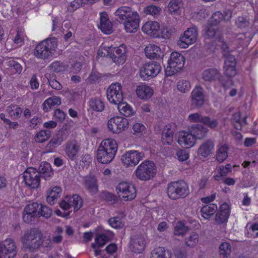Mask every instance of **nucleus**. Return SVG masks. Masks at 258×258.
<instances>
[{"label": "nucleus", "mask_w": 258, "mask_h": 258, "mask_svg": "<svg viewBox=\"0 0 258 258\" xmlns=\"http://www.w3.org/2000/svg\"><path fill=\"white\" fill-rule=\"evenodd\" d=\"M174 32V29L167 26H163L161 31L162 36L165 39H169Z\"/></svg>", "instance_id": "680f3d73"}, {"label": "nucleus", "mask_w": 258, "mask_h": 258, "mask_svg": "<svg viewBox=\"0 0 258 258\" xmlns=\"http://www.w3.org/2000/svg\"><path fill=\"white\" fill-rule=\"evenodd\" d=\"M57 39L55 37L48 38L40 42L35 48V55L45 59L52 56L57 47Z\"/></svg>", "instance_id": "7ed1b4c3"}, {"label": "nucleus", "mask_w": 258, "mask_h": 258, "mask_svg": "<svg viewBox=\"0 0 258 258\" xmlns=\"http://www.w3.org/2000/svg\"><path fill=\"white\" fill-rule=\"evenodd\" d=\"M134 174L136 178L140 180H150L156 174L155 164L151 161L145 160L138 166Z\"/></svg>", "instance_id": "20e7f679"}, {"label": "nucleus", "mask_w": 258, "mask_h": 258, "mask_svg": "<svg viewBox=\"0 0 258 258\" xmlns=\"http://www.w3.org/2000/svg\"><path fill=\"white\" fill-rule=\"evenodd\" d=\"M136 92L138 98L147 100L153 96L154 90L147 85H140L137 87Z\"/></svg>", "instance_id": "5701e85b"}, {"label": "nucleus", "mask_w": 258, "mask_h": 258, "mask_svg": "<svg viewBox=\"0 0 258 258\" xmlns=\"http://www.w3.org/2000/svg\"><path fill=\"white\" fill-rule=\"evenodd\" d=\"M83 5L82 0H74L70 3L68 7V10L70 12H74Z\"/></svg>", "instance_id": "69168bd1"}, {"label": "nucleus", "mask_w": 258, "mask_h": 258, "mask_svg": "<svg viewBox=\"0 0 258 258\" xmlns=\"http://www.w3.org/2000/svg\"><path fill=\"white\" fill-rule=\"evenodd\" d=\"M197 37V29L196 28H188L180 36L177 44L182 48H186L196 41Z\"/></svg>", "instance_id": "9b49d317"}, {"label": "nucleus", "mask_w": 258, "mask_h": 258, "mask_svg": "<svg viewBox=\"0 0 258 258\" xmlns=\"http://www.w3.org/2000/svg\"><path fill=\"white\" fill-rule=\"evenodd\" d=\"M145 53L146 56L150 59L160 57L163 53L161 48L153 44H149L145 47Z\"/></svg>", "instance_id": "c85d7f7f"}, {"label": "nucleus", "mask_w": 258, "mask_h": 258, "mask_svg": "<svg viewBox=\"0 0 258 258\" xmlns=\"http://www.w3.org/2000/svg\"><path fill=\"white\" fill-rule=\"evenodd\" d=\"M23 244L22 249L25 251H32V229H30L25 232L24 235L21 237Z\"/></svg>", "instance_id": "2f4dec72"}, {"label": "nucleus", "mask_w": 258, "mask_h": 258, "mask_svg": "<svg viewBox=\"0 0 258 258\" xmlns=\"http://www.w3.org/2000/svg\"><path fill=\"white\" fill-rule=\"evenodd\" d=\"M61 98L58 96H53L47 99L43 104V109L45 112H47L51 107L59 105L61 104Z\"/></svg>", "instance_id": "58836bf2"}, {"label": "nucleus", "mask_w": 258, "mask_h": 258, "mask_svg": "<svg viewBox=\"0 0 258 258\" xmlns=\"http://www.w3.org/2000/svg\"><path fill=\"white\" fill-rule=\"evenodd\" d=\"M107 98L112 104H117L123 100L122 87L119 83L112 84L107 90Z\"/></svg>", "instance_id": "9d476101"}, {"label": "nucleus", "mask_w": 258, "mask_h": 258, "mask_svg": "<svg viewBox=\"0 0 258 258\" xmlns=\"http://www.w3.org/2000/svg\"><path fill=\"white\" fill-rule=\"evenodd\" d=\"M171 252L163 247L154 248L150 252V258H171Z\"/></svg>", "instance_id": "72a5a7b5"}, {"label": "nucleus", "mask_w": 258, "mask_h": 258, "mask_svg": "<svg viewBox=\"0 0 258 258\" xmlns=\"http://www.w3.org/2000/svg\"><path fill=\"white\" fill-rule=\"evenodd\" d=\"M217 206L216 204H209L204 206L201 209L202 216L206 219H208L217 211Z\"/></svg>", "instance_id": "79ce46f5"}, {"label": "nucleus", "mask_w": 258, "mask_h": 258, "mask_svg": "<svg viewBox=\"0 0 258 258\" xmlns=\"http://www.w3.org/2000/svg\"><path fill=\"white\" fill-rule=\"evenodd\" d=\"M181 0H171L168 4V9L171 14H177L181 7Z\"/></svg>", "instance_id": "09e8293b"}, {"label": "nucleus", "mask_w": 258, "mask_h": 258, "mask_svg": "<svg viewBox=\"0 0 258 258\" xmlns=\"http://www.w3.org/2000/svg\"><path fill=\"white\" fill-rule=\"evenodd\" d=\"M61 191V188L58 186L49 188L46 192L47 202L49 204L53 205L58 198L60 197Z\"/></svg>", "instance_id": "7c9ffc66"}, {"label": "nucleus", "mask_w": 258, "mask_h": 258, "mask_svg": "<svg viewBox=\"0 0 258 258\" xmlns=\"http://www.w3.org/2000/svg\"><path fill=\"white\" fill-rule=\"evenodd\" d=\"M213 25L208 26L205 30V35L207 38H214L217 31V29Z\"/></svg>", "instance_id": "052dcab7"}, {"label": "nucleus", "mask_w": 258, "mask_h": 258, "mask_svg": "<svg viewBox=\"0 0 258 258\" xmlns=\"http://www.w3.org/2000/svg\"><path fill=\"white\" fill-rule=\"evenodd\" d=\"M174 125L173 124H166L162 131L161 140L163 144L171 145L173 141Z\"/></svg>", "instance_id": "412c9836"}, {"label": "nucleus", "mask_w": 258, "mask_h": 258, "mask_svg": "<svg viewBox=\"0 0 258 258\" xmlns=\"http://www.w3.org/2000/svg\"><path fill=\"white\" fill-rule=\"evenodd\" d=\"M38 171L45 180H49L53 175V171L51 165L46 162H43L40 164Z\"/></svg>", "instance_id": "f704fd0d"}, {"label": "nucleus", "mask_w": 258, "mask_h": 258, "mask_svg": "<svg viewBox=\"0 0 258 258\" xmlns=\"http://www.w3.org/2000/svg\"><path fill=\"white\" fill-rule=\"evenodd\" d=\"M199 239L198 234L196 232H191L189 236L185 238V243L188 247H194L198 244Z\"/></svg>", "instance_id": "c03bdc74"}, {"label": "nucleus", "mask_w": 258, "mask_h": 258, "mask_svg": "<svg viewBox=\"0 0 258 258\" xmlns=\"http://www.w3.org/2000/svg\"><path fill=\"white\" fill-rule=\"evenodd\" d=\"M115 15L122 23L127 32L135 33L139 28V16L138 13L128 7H121L115 12Z\"/></svg>", "instance_id": "f257e3e1"}, {"label": "nucleus", "mask_w": 258, "mask_h": 258, "mask_svg": "<svg viewBox=\"0 0 258 258\" xmlns=\"http://www.w3.org/2000/svg\"><path fill=\"white\" fill-rule=\"evenodd\" d=\"M146 245V240L141 235H135L130 238L128 247L131 251L136 254L142 253Z\"/></svg>", "instance_id": "4468645a"}, {"label": "nucleus", "mask_w": 258, "mask_h": 258, "mask_svg": "<svg viewBox=\"0 0 258 258\" xmlns=\"http://www.w3.org/2000/svg\"><path fill=\"white\" fill-rule=\"evenodd\" d=\"M160 65L156 62L146 63L141 69L140 75L143 80H149L150 78L156 77L161 71Z\"/></svg>", "instance_id": "f8f14e48"}, {"label": "nucleus", "mask_w": 258, "mask_h": 258, "mask_svg": "<svg viewBox=\"0 0 258 258\" xmlns=\"http://www.w3.org/2000/svg\"><path fill=\"white\" fill-rule=\"evenodd\" d=\"M1 244L5 252H6L11 258H14L17 254L16 246L14 240L11 238H7Z\"/></svg>", "instance_id": "473e14b6"}, {"label": "nucleus", "mask_w": 258, "mask_h": 258, "mask_svg": "<svg viewBox=\"0 0 258 258\" xmlns=\"http://www.w3.org/2000/svg\"><path fill=\"white\" fill-rule=\"evenodd\" d=\"M232 15V12L229 10L224 12V14L222 13L220 11H217L214 13L209 21V24L210 25L216 26L220 24L223 20L228 21L229 20Z\"/></svg>", "instance_id": "6ab92c4d"}, {"label": "nucleus", "mask_w": 258, "mask_h": 258, "mask_svg": "<svg viewBox=\"0 0 258 258\" xmlns=\"http://www.w3.org/2000/svg\"><path fill=\"white\" fill-rule=\"evenodd\" d=\"M82 205L83 201L78 195L67 196L59 203L60 207L64 211L69 210L71 207H73L74 211H76L80 209Z\"/></svg>", "instance_id": "ddd939ff"}, {"label": "nucleus", "mask_w": 258, "mask_h": 258, "mask_svg": "<svg viewBox=\"0 0 258 258\" xmlns=\"http://www.w3.org/2000/svg\"><path fill=\"white\" fill-rule=\"evenodd\" d=\"M214 147L213 141L207 140L201 145L198 149V154L203 157H207L213 153Z\"/></svg>", "instance_id": "c756f323"}, {"label": "nucleus", "mask_w": 258, "mask_h": 258, "mask_svg": "<svg viewBox=\"0 0 258 258\" xmlns=\"http://www.w3.org/2000/svg\"><path fill=\"white\" fill-rule=\"evenodd\" d=\"M231 252V245L226 241H224L220 244L219 247V253L222 258H227Z\"/></svg>", "instance_id": "a19ab883"}, {"label": "nucleus", "mask_w": 258, "mask_h": 258, "mask_svg": "<svg viewBox=\"0 0 258 258\" xmlns=\"http://www.w3.org/2000/svg\"><path fill=\"white\" fill-rule=\"evenodd\" d=\"M45 247L51 246V240L44 236L38 229L33 230V249H37L40 246Z\"/></svg>", "instance_id": "dca6fc26"}, {"label": "nucleus", "mask_w": 258, "mask_h": 258, "mask_svg": "<svg viewBox=\"0 0 258 258\" xmlns=\"http://www.w3.org/2000/svg\"><path fill=\"white\" fill-rule=\"evenodd\" d=\"M129 126L128 120L120 116L111 118L107 122L108 130L113 133L119 134L126 131Z\"/></svg>", "instance_id": "1a4fd4ad"}, {"label": "nucleus", "mask_w": 258, "mask_h": 258, "mask_svg": "<svg viewBox=\"0 0 258 258\" xmlns=\"http://www.w3.org/2000/svg\"><path fill=\"white\" fill-rule=\"evenodd\" d=\"M85 188L91 194H95L98 191L97 180L94 175H88L84 178Z\"/></svg>", "instance_id": "b1692460"}, {"label": "nucleus", "mask_w": 258, "mask_h": 258, "mask_svg": "<svg viewBox=\"0 0 258 258\" xmlns=\"http://www.w3.org/2000/svg\"><path fill=\"white\" fill-rule=\"evenodd\" d=\"M176 87L179 92L185 93L189 91L191 85L188 81L186 80H180L177 82Z\"/></svg>", "instance_id": "8fccbe9b"}, {"label": "nucleus", "mask_w": 258, "mask_h": 258, "mask_svg": "<svg viewBox=\"0 0 258 258\" xmlns=\"http://www.w3.org/2000/svg\"><path fill=\"white\" fill-rule=\"evenodd\" d=\"M23 221L30 224L32 220V204H28L24 209L23 213Z\"/></svg>", "instance_id": "a18cd8bd"}, {"label": "nucleus", "mask_w": 258, "mask_h": 258, "mask_svg": "<svg viewBox=\"0 0 258 258\" xmlns=\"http://www.w3.org/2000/svg\"><path fill=\"white\" fill-rule=\"evenodd\" d=\"M189 194L187 184L183 181L171 182L167 186V195L172 200L184 198Z\"/></svg>", "instance_id": "39448f33"}, {"label": "nucleus", "mask_w": 258, "mask_h": 258, "mask_svg": "<svg viewBox=\"0 0 258 258\" xmlns=\"http://www.w3.org/2000/svg\"><path fill=\"white\" fill-rule=\"evenodd\" d=\"M99 29L105 34H110L112 31V25L108 19L106 13H101L100 18Z\"/></svg>", "instance_id": "cd10ccee"}, {"label": "nucleus", "mask_w": 258, "mask_h": 258, "mask_svg": "<svg viewBox=\"0 0 258 258\" xmlns=\"http://www.w3.org/2000/svg\"><path fill=\"white\" fill-rule=\"evenodd\" d=\"M109 225L113 228L118 229L121 228L123 226V224L120 219L118 217H113L110 218L108 221Z\"/></svg>", "instance_id": "e2e57ef3"}, {"label": "nucleus", "mask_w": 258, "mask_h": 258, "mask_svg": "<svg viewBox=\"0 0 258 258\" xmlns=\"http://www.w3.org/2000/svg\"><path fill=\"white\" fill-rule=\"evenodd\" d=\"M99 197L101 199L106 201L110 204L114 203L116 200V197L115 195L106 191H102Z\"/></svg>", "instance_id": "6e6d98bb"}, {"label": "nucleus", "mask_w": 258, "mask_h": 258, "mask_svg": "<svg viewBox=\"0 0 258 258\" xmlns=\"http://www.w3.org/2000/svg\"><path fill=\"white\" fill-rule=\"evenodd\" d=\"M51 214L52 211L48 207L37 203H33V217L42 216L48 218Z\"/></svg>", "instance_id": "a878e982"}, {"label": "nucleus", "mask_w": 258, "mask_h": 258, "mask_svg": "<svg viewBox=\"0 0 258 258\" xmlns=\"http://www.w3.org/2000/svg\"><path fill=\"white\" fill-rule=\"evenodd\" d=\"M113 52L110 58L116 64L119 65L123 64L126 59V47L122 44L117 47H113Z\"/></svg>", "instance_id": "2eb2a0df"}, {"label": "nucleus", "mask_w": 258, "mask_h": 258, "mask_svg": "<svg viewBox=\"0 0 258 258\" xmlns=\"http://www.w3.org/2000/svg\"><path fill=\"white\" fill-rule=\"evenodd\" d=\"M113 47L112 46L106 45L105 43L102 44L98 50V55L101 57L109 56L113 52Z\"/></svg>", "instance_id": "603ef678"}, {"label": "nucleus", "mask_w": 258, "mask_h": 258, "mask_svg": "<svg viewBox=\"0 0 258 258\" xmlns=\"http://www.w3.org/2000/svg\"><path fill=\"white\" fill-rule=\"evenodd\" d=\"M144 158L145 154L144 152L136 150H130L122 155L121 160L125 167H132L136 166Z\"/></svg>", "instance_id": "6e6552de"}, {"label": "nucleus", "mask_w": 258, "mask_h": 258, "mask_svg": "<svg viewBox=\"0 0 258 258\" xmlns=\"http://www.w3.org/2000/svg\"><path fill=\"white\" fill-rule=\"evenodd\" d=\"M89 105L90 109L97 112H101L104 109V104L100 98H91Z\"/></svg>", "instance_id": "4c0bfd02"}, {"label": "nucleus", "mask_w": 258, "mask_h": 258, "mask_svg": "<svg viewBox=\"0 0 258 258\" xmlns=\"http://www.w3.org/2000/svg\"><path fill=\"white\" fill-rule=\"evenodd\" d=\"M49 68L50 70L54 72L58 73L65 71L67 67L62 62L56 61L51 63L49 66Z\"/></svg>", "instance_id": "5fc2aeb1"}, {"label": "nucleus", "mask_w": 258, "mask_h": 258, "mask_svg": "<svg viewBox=\"0 0 258 258\" xmlns=\"http://www.w3.org/2000/svg\"><path fill=\"white\" fill-rule=\"evenodd\" d=\"M246 117H245L243 120L240 119V112H236L233 115V121L235 122L234 126L237 130H241V126L247 123L246 120Z\"/></svg>", "instance_id": "864d4df0"}, {"label": "nucleus", "mask_w": 258, "mask_h": 258, "mask_svg": "<svg viewBox=\"0 0 258 258\" xmlns=\"http://www.w3.org/2000/svg\"><path fill=\"white\" fill-rule=\"evenodd\" d=\"M120 113L125 116H130L135 113V111L130 105L126 102L121 101L117 104Z\"/></svg>", "instance_id": "ea45409f"}, {"label": "nucleus", "mask_w": 258, "mask_h": 258, "mask_svg": "<svg viewBox=\"0 0 258 258\" xmlns=\"http://www.w3.org/2000/svg\"><path fill=\"white\" fill-rule=\"evenodd\" d=\"M161 11V9L160 7L150 5L146 7L144 10V13L146 15H150L154 17L158 16Z\"/></svg>", "instance_id": "3c124183"}, {"label": "nucleus", "mask_w": 258, "mask_h": 258, "mask_svg": "<svg viewBox=\"0 0 258 258\" xmlns=\"http://www.w3.org/2000/svg\"><path fill=\"white\" fill-rule=\"evenodd\" d=\"M184 63V57L182 54L177 52H172L165 69L166 74L170 76L177 73L183 68Z\"/></svg>", "instance_id": "423d86ee"}, {"label": "nucleus", "mask_w": 258, "mask_h": 258, "mask_svg": "<svg viewBox=\"0 0 258 258\" xmlns=\"http://www.w3.org/2000/svg\"><path fill=\"white\" fill-rule=\"evenodd\" d=\"M195 140H202L206 137L208 129L205 126L197 124L188 128Z\"/></svg>", "instance_id": "393cba45"}, {"label": "nucleus", "mask_w": 258, "mask_h": 258, "mask_svg": "<svg viewBox=\"0 0 258 258\" xmlns=\"http://www.w3.org/2000/svg\"><path fill=\"white\" fill-rule=\"evenodd\" d=\"M177 142L181 146L190 148L195 146L196 141L188 129L187 131H182L179 132Z\"/></svg>", "instance_id": "f3484780"}, {"label": "nucleus", "mask_w": 258, "mask_h": 258, "mask_svg": "<svg viewBox=\"0 0 258 258\" xmlns=\"http://www.w3.org/2000/svg\"><path fill=\"white\" fill-rule=\"evenodd\" d=\"M80 146L76 142H68L66 144L65 152L71 160L77 159L80 150Z\"/></svg>", "instance_id": "bb28decb"}, {"label": "nucleus", "mask_w": 258, "mask_h": 258, "mask_svg": "<svg viewBox=\"0 0 258 258\" xmlns=\"http://www.w3.org/2000/svg\"><path fill=\"white\" fill-rule=\"evenodd\" d=\"M236 60L234 56L229 55L225 60L224 72L226 76L232 77L236 74Z\"/></svg>", "instance_id": "4be33fe9"}, {"label": "nucleus", "mask_w": 258, "mask_h": 258, "mask_svg": "<svg viewBox=\"0 0 258 258\" xmlns=\"http://www.w3.org/2000/svg\"><path fill=\"white\" fill-rule=\"evenodd\" d=\"M118 149L116 141L113 139L103 140L97 152V159L102 164L110 163L114 158Z\"/></svg>", "instance_id": "f03ea898"}, {"label": "nucleus", "mask_w": 258, "mask_h": 258, "mask_svg": "<svg viewBox=\"0 0 258 258\" xmlns=\"http://www.w3.org/2000/svg\"><path fill=\"white\" fill-rule=\"evenodd\" d=\"M142 30L147 35L156 37L159 35L160 25L156 21H147L142 26Z\"/></svg>", "instance_id": "aec40b11"}, {"label": "nucleus", "mask_w": 258, "mask_h": 258, "mask_svg": "<svg viewBox=\"0 0 258 258\" xmlns=\"http://www.w3.org/2000/svg\"><path fill=\"white\" fill-rule=\"evenodd\" d=\"M107 240L108 237L105 235H98L95 239V243H93L91 244V247L93 249L102 247L105 244Z\"/></svg>", "instance_id": "de8ad7c7"}, {"label": "nucleus", "mask_w": 258, "mask_h": 258, "mask_svg": "<svg viewBox=\"0 0 258 258\" xmlns=\"http://www.w3.org/2000/svg\"><path fill=\"white\" fill-rule=\"evenodd\" d=\"M235 25L239 28H245L249 25V21L247 17L239 16L236 21Z\"/></svg>", "instance_id": "bf43d9fd"}, {"label": "nucleus", "mask_w": 258, "mask_h": 258, "mask_svg": "<svg viewBox=\"0 0 258 258\" xmlns=\"http://www.w3.org/2000/svg\"><path fill=\"white\" fill-rule=\"evenodd\" d=\"M229 147L226 144H221L217 146L216 159L219 163H222L228 157Z\"/></svg>", "instance_id": "e433bc0d"}, {"label": "nucleus", "mask_w": 258, "mask_h": 258, "mask_svg": "<svg viewBox=\"0 0 258 258\" xmlns=\"http://www.w3.org/2000/svg\"><path fill=\"white\" fill-rule=\"evenodd\" d=\"M117 193L118 197L124 201L134 200L137 195V191L135 186L127 181H122L116 186Z\"/></svg>", "instance_id": "0eeeda50"}, {"label": "nucleus", "mask_w": 258, "mask_h": 258, "mask_svg": "<svg viewBox=\"0 0 258 258\" xmlns=\"http://www.w3.org/2000/svg\"><path fill=\"white\" fill-rule=\"evenodd\" d=\"M221 76L218 70L216 69H208L204 71L202 75L203 79L206 81L211 82L219 79Z\"/></svg>", "instance_id": "c9c22d12"}, {"label": "nucleus", "mask_w": 258, "mask_h": 258, "mask_svg": "<svg viewBox=\"0 0 258 258\" xmlns=\"http://www.w3.org/2000/svg\"><path fill=\"white\" fill-rule=\"evenodd\" d=\"M203 124L208 125L212 129H214L218 126V123L216 119H212L210 117L206 116Z\"/></svg>", "instance_id": "774afa93"}, {"label": "nucleus", "mask_w": 258, "mask_h": 258, "mask_svg": "<svg viewBox=\"0 0 258 258\" xmlns=\"http://www.w3.org/2000/svg\"><path fill=\"white\" fill-rule=\"evenodd\" d=\"M50 137V132L47 130H41L38 132L34 137L35 141L37 143H43Z\"/></svg>", "instance_id": "49530a36"}, {"label": "nucleus", "mask_w": 258, "mask_h": 258, "mask_svg": "<svg viewBox=\"0 0 258 258\" xmlns=\"http://www.w3.org/2000/svg\"><path fill=\"white\" fill-rule=\"evenodd\" d=\"M206 116H203L201 113L196 112L190 114L187 117V120L190 122L204 123Z\"/></svg>", "instance_id": "4d7b16f0"}, {"label": "nucleus", "mask_w": 258, "mask_h": 258, "mask_svg": "<svg viewBox=\"0 0 258 258\" xmlns=\"http://www.w3.org/2000/svg\"><path fill=\"white\" fill-rule=\"evenodd\" d=\"M189 229L181 221L177 222L173 228V235L177 236H184Z\"/></svg>", "instance_id": "37998d69"}, {"label": "nucleus", "mask_w": 258, "mask_h": 258, "mask_svg": "<svg viewBox=\"0 0 258 258\" xmlns=\"http://www.w3.org/2000/svg\"><path fill=\"white\" fill-rule=\"evenodd\" d=\"M32 169V167L27 168L23 174L24 181L30 189L32 188V176L30 171Z\"/></svg>", "instance_id": "13d9d810"}, {"label": "nucleus", "mask_w": 258, "mask_h": 258, "mask_svg": "<svg viewBox=\"0 0 258 258\" xmlns=\"http://www.w3.org/2000/svg\"><path fill=\"white\" fill-rule=\"evenodd\" d=\"M229 216L219 211L216 215L215 221L217 224H221L226 222Z\"/></svg>", "instance_id": "0e129e2a"}, {"label": "nucleus", "mask_w": 258, "mask_h": 258, "mask_svg": "<svg viewBox=\"0 0 258 258\" xmlns=\"http://www.w3.org/2000/svg\"><path fill=\"white\" fill-rule=\"evenodd\" d=\"M7 66L13 68L16 72L17 73H21L22 71V67L18 62L14 61V60H10L7 62Z\"/></svg>", "instance_id": "338daca9"}, {"label": "nucleus", "mask_w": 258, "mask_h": 258, "mask_svg": "<svg viewBox=\"0 0 258 258\" xmlns=\"http://www.w3.org/2000/svg\"><path fill=\"white\" fill-rule=\"evenodd\" d=\"M192 105L197 107H201L205 103L204 89L200 86H196L191 93Z\"/></svg>", "instance_id": "a211bd4d"}]
</instances>
